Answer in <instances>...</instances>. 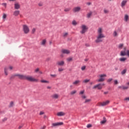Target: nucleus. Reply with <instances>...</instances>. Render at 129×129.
I'll list each match as a JSON object with an SVG mask.
<instances>
[{"instance_id": "obj_19", "label": "nucleus", "mask_w": 129, "mask_h": 129, "mask_svg": "<svg viewBox=\"0 0 129 129\" xmlns=\"http://www.w3.org/2000/svg\"><path fill=\"white\" fill-rule=\"evenodd\" d=\"M46 43H47V40L46 39H43L40 43V45L41 46H46Z\"/></svg>"}, {"instance_id": "obj_25", "label": "nucleus", "mask_w": 129, "mask_h": 129, "mask_svg": "<svg viewBox=\"0 0 129 129\" xmlns=\"http://www.w3.org/2000/svg\"><path fill=\"white\" fill-rule=\"evenodd\" d=\"M120 62H125L126 61V57H121L119 59Z\"/></svg>"}, {"instance_id": "obj_11", "label": "nucleus", "mask_w": 129, "mask_h": 129, "mask_svg": "<svg viewBox=\"0 0 129 129\" xmlns=\"http://www.w3.org/2000/svg\"><path fill=\"white\" fill-rule=\"evenodd\" d=\"M112 35L113 37H114V38H116L118 37V31H117V30H114V31L113 32Z\"/></svg>"}, {"instance_id": "obj_6", "label": "nucleus", "mask_w": 129, "mask_h": 129, "mask_svg": "<svg viewBox=\"0 0 129 129\" xmlns=\"http://www.w3.org/2000/svg\"><path fill=\"white\" fill-rule=\"evenodd\" d=\"M23 31L24 34H29L30 28H29V27L27 25H23Z\"/></svg>"}, {"instance_id": "obj_21", "label": "nucleus", "mask_w": 129, "mask_h": 129, "mask_svg": "<svg viewBox=\"0 0 129 129\" xmlns=\"http://www.w3.org/2000/svg\"><path fill=\"white\" fill-rule=\"evenodd\" d=\"M8 69L7 67L4 68V73L6 76H8L9 73L8 72Z\"/></svg>"}, {"instance_id": "obj_33", "label": "nucleus", "mask_w": 129, "mask_h": 129, "mask_svg": "<svg viewBox=\"0 0 129 129\" xmlns=\"http://www.w3.org/2000/svg\"><path fill=\"white\" fill-rule=\"evenodd\" d=\"M90 81V80L89 79H86V80H84L83 82L84 83H88V82H89Z\"/></svg>"}, {"instance_id": "obj_51", "label": "nucleus", "mask_w": 129, "mask_h": 129, "mask_svg": "<svg viewBox=\"0 0 129 129\" xmlns=\"http://www.w3.org/2000/svg\"><path fill=\"white\" fill-rule=\"evenodd\" d=\"M50 76H51V77H56V75H50Z\"/></svg>"}, {"instance_id": "obj_5", "label": "nucleus", "mask_w": 129, "mask_h": 129, "mask_svg": "<svg viewBox=\"0 0 129 129\" xmlns=\"http://www.w3.org/2000/svg\"><path fill=\"white\" fill-rule=\"evenodd\" d=\"M81 30L80 31L81 34H85L86 32H87V30H88V27L87 26L83 24L81 26Z\"/></svg>"}, {"instance_id": "obj_59", "label": "nucleus", "mask_w": 129, "mask_h": 129, "mask_svg": "<svg viewBox=\"0 0 129 129\" xmlns=\"http://www.w3.org/2000/svg\"><path fill=\"white\" fill-rule=\"evenodd\" d=\"M7 118H5L4 119H3V121H5V120H7Z\"/></svg>"}, {"instance_id": "obj_49", "label": "nucleus", "mask_w": 129, "mask_h": 129, "mask_svg": "<svg viewBox=\"0 0 129 129\" xmlns=\"http://www.w3.org/2000/svg\"><path fill=\"white\" fill-rule=\"evenodd\" d=\"M111 81H112V78L109 79L107 80V82H111Z\"/></svg>"}, {"instance_id": "obj_39", "label": "nucleus", "mask_w": 129, "mask_h": 129, "mask_svg": "<svg viewBox=\"0 0 129 129\" xmlns=\"http://www.w3.org/2000/svg\"><path fill=\"white\" fill-rule=\"evenodd\" d=\"M3 19L5 20V19H7V14L4 13L3 16Z\"/></svg>"}, {"instance_id": "obj_47", "label": "nucleus", "mask_w": 129, "mask_h": 129, "mask_svg": "<svg viewBox=\"0 0 129 129\" xmlns=\"http://www.w3.org/2000/svg\"><path fill=\"white\" fill-rule=\"evenodd\" d=\"M91 126H92V125H91V124H88L87 125V127L88 128H89V127H91Z\"/></svg>"}, {"instance_id": "obj_32", "label": "nucleus", "mask_w": 129, "mask_h": 129, "mask_svg": "<svg viewBox=\"0 0 129 129\" xmlns=\"http://www.w3.org/2000/svg\"><path fill=\"white\" fill-rule=\"evenodd\" d=\"M106 122V119H105V117H103V120L101 121V123L102 124H104V123Z\"/></svg>"}, {"instance_id": "obj_18", "label": "nucleus", "mask_w": 129, "mask_h": 129, "mask_svg": "<svg viewBox=\"0 0 129 129\" xmlns=\"http://www.w3.org/2000/svg\"><path fill=\"white\" fill-rule=\"evenodd\" d=\"M127 3V0H123L122 2L121 3V8H123L125 5H126V3Z\"/></svg>"}, {"instance_id": "obj_4", "label": "nucleus", "mask_w": 129, "mask_h": 129, "mask_svg": "<svg viewBox=\"0 0 129 129\" xmlns=\"http://www.w3.org/2000/svg\"><path fill=\"white\" fill-rule=\"evenodd\" d=\"M120 55L122 56H127V57H129V50H126V47H123V50L121 51Z\"/></svg>"}, {"instance_id": "obj_58", "label": "nucleus", "mask_w": 129, "mask_h": 129, "mask_svg": "<svg viewBox=\"0 0 129 129\" xmlns=\"http://www.w3.org/2000/svg\"><path fill=\"white\" fill-rule=\"evenodd\" d=\"M118 88H120V89H122V86H119Z\"/></svg>"}, {"instance_id": "obj_30", "label": "nucleus", "mask_w": 129, "mask_h": 129, "mask_svg": "<svg viewBox=\"0 0 129 129\" xmlns=\"http://www.w3.org/2000/svg\"><path fill=\"white\" fill-rule=\"evenodd\" d=\"M72 60H73V58L71 57H70L67 58V62H71Z\"/></svg>"}, {"instance_id": "obj_23", "label": "nucleus", "mask_w": 129, "mask_h": 129, "mask_svg": "<svg viewBox=\"0 0 129 129\" xmlns=\"http://www.w3.org/2000/svg\"><path fill=\"white\" fill-rule=\"evenodd\" d=\"M76 93H77V91L76 90H74L70 93V95H75Z\"/></svg>"}, {"instance_id": "obj_56", "label": "nucleus", "mask_w": 129, "mask_h": 129, "mask_svg": "<svg viewBox=\"0 0 129 129\" xmlns=\"http://www.w3.org/2000/svg\"><path fill=\"white\" fill-rule=\"evenodd\" d=\"M47 89H51V87H50V86H47Z\"/></svg>"}, {"instance_id": "obj_15", "label": "nucleus", "mask_w": 129, "mask_h": 129, "mask_svg": "<svg viewBox=\"0 0 129 129\" xmlns=\"http://www.w3.org/2000/svg\"><path fill=\"white\" fill-rule=\"evenodd\" d=\"M65 114H66L65 113V112H64L63 111L58 112L56 113V115L57 116H64V115H65Z\"/></svg>"}, {"instance_id": "obj_8", "label": "nucleus", "mask_w": 129, "mask_h": 129, "mask_svg": "<svg viewBox=\"0 0 129 129\" xmlns=\"http://www.w3.org/2000/svg\"><path fill=\"white\" fill-rule=\"evenodd\" d=\"M104 85V84H97L93 87V89H96L97 88L99 90H101V89H102V86Z\"/></svg>"}, {"instance_id": "obj_55", "label": "nucleus", "mask_w": 129, "mask_h": 129, "mask_svg": "<svg viewBox=\"0 0 129 129\" xmlns=\"http://www.w3.org/2000/svg\"><path fill=\"white\" fill-rule=\"evenodd\" d=\"M104 94H108V92H104Z\"/></svg>"}, {"instance_id": "obj_36", "label": "nucleus", "mask_w": 129, "mask_h": 129, "mask_svg": "<svg viewBox=\"0 0 129 129\" xmlns=\"http://www.w3.org/2000/svg\"><path fill=\"white\" fill-rule=\"evenodd\" d=\"M67 36H68V32H66L63 34V37L64 38H66V37H67Z\"/></svg>"}, {"instance_id": "obj_35", "label": "nucleus", "mask_w": 129, "mask_h": 129, "mask_svg": "<svg viewBox=\"0 0 129 129\" xmlns=\"http://www.w3.org/2000/svg\"><path fill=\"white\" fill-rule=\"evenodd\" d=\"M58 72H62V71H64V69H63L62 68H59L58 69Z\"/></svg>"}, {"instance_id": "obj_16", "label": "nucleus", "mask_w": 129, "mask_h": 129, "mask_svg": "<svg viewBox=\"0 0 129 129\" xmlns=\"http://www.w3.org/2000/svg\"><path fill=\"white\" fill-rule=\"evenodd\" d=\"M73 84L75 86H78V85H79V84H80V80H78L75 81L73 83Z\"/></svg>"}, {"instance_id": "obj_28", "label": "nucleus", "mask_w": 129, "mask_h": 129, "mask_svg": "<svg viewBox=\"0 0 129 129\" xmlns=\"http://www.w3.org/2000/svg\"><path fill=\"white\" fill-rule=\"evenodd\" d=\"M41 83H49V81L41 80H40Z\"/></svg>"}, {"instance_id": "obj_62", "label": "nucleus", "mask_w": 129, "mask_h": 129, "mask_svg": "<svg viewBox=\"0 0 129 129\" xmlns=\"http://www.w3.org/2000/svg\"><path fill=\"white\" fill-rule=\"evenodd\" d=\"M90 84H91V85H92V84H93V82H91V83H90Z\"/></svg>"}, {"instance_id": "obj_43", "label": "nucleus", "mask_w": 129, "mask_h": 129, "mask_svg": "<svg viewBox=\"0 0 129 129\" xmlns=\"http://www.w3.org/2000/svg\"><path fill=\"white\" fill-rule=\"evenodd\" d=\"M85 69H86V67H85V66L82 67L81 70H82V71H84V70H85Z\"/></svg>"}, {"instance_id": "obj_26", "label": "nucleus", "mask_w": 129, "mask_h": 129, "mask_svg": "<svg viewBox=\"0 0 129 129\" xmlns=\"http://www.w3.org/2000/svg\"><path fill=\"white\" fill-rule=\"evenodd\" d=\"M15 106V103L13 101H11L9 104V107H13Z\"/></svg>"}, {"instance_id": "obj_29", "label": "nucleus", "mask_w": 129, "mask_h": 129, "mask_svg": "<svg viewBox=\"0 0 129 129\" xmlns=\"http://www.w3.org/2000/svg\"><path fill=\"white\" fill-rule=\"evenodd\" d=\"M72 24L73 26H76L78 23L77 22H76V21L73 20L72 22Z\"/></svg>"}, {"instance_id": "obj_38", "label": "nucleus", "mask_w": 129, "mask_h": 129, "mask_svg": "<svg viewBox=\"0 0 129 129\" xmlns=\"http://www.w3.org/2000/svg\"><path fill=\"white\" fill-rule=\"evenodd\" d=\"M39 71H40V69H39V68H37V69H36L34 70V72H35V73H37V72H39Z\"/></svg>"}, {"instance_id": "obj_63", "label": "nucleus", "mask_w": 129, "mask_h": 129, "mask_svg": "<svg viewBox=\"0 0 129 129\" xmlns=\"http://www.w3.org/2000/svg\"><path fill=\"white\" fill-rule=\"evenodd\" d=\"M49 44H50V45H51V44H52V41H50V42H49Z\"/></svg>"}, {"instance_id": "obj_24", "label": "nucleus", "mask_w": 129, "mask_h": 129, "mask_svg": "<svg viewBox=\"0 0 129 129\" xmlns=\"http://www.w3.org/2000/svg\"><path fill=\"white\" fill-rule=\"evenodd\" d=\"M92 14H93L92 11H90L89 13H88L87 14V18H88V19H89V18H90L91 16H92Z\"/></svg>"}, {"instance_id": "obj_46", "label": "nucleus", "mask_w": 129, "mask_h": 129, "mask_svg": "<svg viewBox=\"0 0 129 129\" xmlns=\"http://www.w3.org/2000/svg\"><path fill=\"white\" fill-rule=\"evenodd\" d=\"M9 69H10V70H13V69H14V67L10 66H9Z\"/></svg>"}, {"instance_id": "obj_9", "label": "nucleus", "mask_w": 129, "mask_h": 129, "mask_svg": "<svg viewBox=\"0 0 129 129\" xmlns=\"http://www.w3.org/2000/svg\"><path fill=\"white\" fill-rule=\"evenodd\" d=\"M99 77L100 78L98 80V82H102L104 81V77H106V75H105V74L100 75H99Z\"/></svg>"}, {"instance_id": "obj_22", "label": "nucleus", "mask_w": 129, "mask_h": 129, "mask_svg": "<svg viewBox=\"0 0 129 129\" xmlns=\"http://www.w3.org/2000/svg\"><path fill=\"white\" fill-rule=\"evenodd\" d=\"M20 15V11H15L13 13V15L15 17H18Z\"/></svg>"}, {"instance_id": "obj_34", "label": "nucleus", "mask_w": 129, "mask_h": 129, "mask_svg": "<svg viewBox=\"0 0 129 129\" xmlns=\"http://www.w3.org/2000/svg\"><path fill=\"white\" fill-rule=\"evenodd\" d=\"M125 73H126V70L124 69L121 72V74L122 75H124V74H125Z\"/></svg>"}, {"instance_id": "obj_50", "label": "nucleus", "mask_w": 129, "mask_h": 129, "mask_svg": "<svg viewBox=\"0 0 129 129\" xmlns=\"http://www.w3.org/2000/svg\"><path fill=\"white\" fill-rule=\"evenodd\" d=\"M39 114H40V115H42L44 114V112H43V111L40 112Z\"/></svg>"}, {"instance_id": "obj_10", "label": "nucleus", "mask_w": 129, "mask_h": 129, "mask_svg": "<svg viewBox=\"0 0 129 129\" xmlns=\"http://www.w3.org/2000/svg\"><path fill=\"white\" fill-rule=\"evenodd\" d=\"M62 124H63L62 122L52 123L51 127H54V126H59V125H62Z\"/></svg>"}, {"instance_id": "obj_57", "label": "nucleus", "mask_w": 129, "mask_h": 129, "mask_svg": "<svg viewBox=\"0 0 129 129\" xmlns=\"http://www.w3.org/2000/svg\"><path fill=\"white\" fill-rule=\"evenodd\" d=\"M39 74H42L43 72H42V71H40L39 72Z\"/></svg>"}, {"instance_id": "obj_64", "label": "nucleus", "mask_w": 129, "mask_h": 129, "mask_svg": "<svg viewBox=\"0 0 129 129\" xmlns=\"http://www.w3.org/2000/svg\"><path fill=\"white\" fill-rule=\"evenodd\" d=\"M127 85H129V82L127 83Z\"/></svg>"}, {"instance_id": "obj_42", "label": "nucleus", "mask_w": 129, "mask_h": 129, "mask_svg": "<svg viewBox=\"0 0 129 129\" xmlns=\"http://www.w3.org/2000/svg\"><path fill=\"white\" fill-rule=\"evenodd\" d=\"M104 14H108V13H109V11L106 9H104Z\"/></svg>"}, {"instance_id": "obj_13", "label": "nucleus", "mask_w": 129, "mask_h": 129, "mask_svg": "<svg viewBox=\"0 0 129 129\" xmlns=\"http://www.w3.org/2000/svg\"><path fill=\"white\" fill-rule=\"evenodd\" d=\"M59 94H53L52 96H51V98H52V99H58V98H59Z\"/></svg>"}, {"instance_id": "obj_17", "label": "nucleus", "mask_w": 129, "mask_h": 129, "mask_svg": "<svg viewBox=\"0 0 129 129\" xmlns=\"http://www.w3.org/2000/svg\"><path fill=\"white\" fill-rule=\"evenodd\" d=\"M61 53H62V54H70V50L68 49H62Z\"/></svg>"}, {"instance_id": "obj_53", "label": "nucleus", "mask_w": 129, "mask_h": 129, "mask_svg": "<svg viewBox=\"0 0 129 129\" xmlns=\"http://www.w3.org/2000/svg\"><path fill=\"white\" fill-rule=\"evenodd\" d=\"M87 6H90V5H91V3L90 2L87 3Z\"/></svg>"}, {"instance_id": "obj_37", "label": "nucleus", "mask_w": 129, "mask_h": 129, "mask_svg": "<svg viewBox=\"0 0 129 129\" xmlns=\"http://www.w3.org/2000/svg\"><path fill=\"white\" fill-rule=\"evenodd\" d=\"M122 47H123V44H120L118 45L119 49H122Z\"/></svg>"}, {"instance_id": "obj_2", "label": "nucleus", "mask_w": 129, "mask_h": 129, "mask_svg": "<svg viewBox=\"0 0 129 129\" xmlns=\"http://www.w3.org/2000/svg\"><path fill=\"white\" fill-rule=\"evenodd\" d=\"M104 38H105V36L103 34L102 28L99 27L97 30V36L95 40L96 43H101L103 41Z\"/></svg>"}, {"instance_id": "obj_1", "label": "nucleus", "mask_w": 129, "mask_h": 129, "mask_svg": "<svg viewBox=\"0 0 129 129\" xmlns=\"http://www.w3.org/2000/svg\"><path fill=\"white\" fill-rule=\"evenodd\" d=\"M14 76H17L19 78V79H22L23 80H27L28 81H30V82H39V80L34 78L32 76H27L24 75H21L19 74H16Z\"/></svg>"}, {"instance_id": "obj_48", "label": "nucleus", "mask_w": 129, "mask_h": 129, "mask_svg": "<svg viewBox=\"0 0 129 129\" xmlns=\"http://www.w3.org/2000/svg\"><path fill=\"white\" fill-rule=\"evenodd\" d=\"M35 32H36V29L35 28H33L32 30V34H34L35 33Z\"/></svg>"}, {"instance_id": "obj_3", "label": "nucleus", "mask_w": 129, "mask_h": 129, "mask_svg": "<svg viewBox=\"0 0 129 129\" xmlns=\"http://www.w3.org/2000/svg\"><path fill=\"white\" fill-rule=\"evenodd\" d=\"M84 92H85V91L84 90L80 91L79 95H81L82 100H84V103H85V104H88L91 102V99L87 98V96L84 94Z\"/></svg>"}, {"instance_id": "obj_7", "label": "nucleus", "mask_w": 129, "mask_h": 129, "mask_svg": "<svg viewBox=\"0 0 129 129\" xmlns=\"http://www.w3.org/2000/svg\"><path fill=\"white\" fill-rule=\"evenodd\" d=\"M109 102H110L109 100H107L103 102L98 103V106H106V105H108V104H109Z\"/></svg>"}, {"instance_id": "obj_12", "label": "nucleus", "mask_w": 129, "mask_h": 129, "mask_svg": "<svg viewBox=\"0 0 129 129\" xmlns=\"http://www.w3.org/2000/svg\"><path fill=\"white\" fill-rule=\"evenodd\" d=\"M64 64H65V62L63 60L57 61L56 62V65H57V66H64Z\"/></svg>"}, {"instance_id": "obj_20", "label": "nucleus", "mask_w": 129, "mask_h": 129, "mask_svg": "<svg viewBox=\"0 0 129 129\" xmlns=\"http://www.w3.org/2000/svg\"><path fill=\"white\" fill-rule=\"evenodd\" d=\"M14 8H15V10H19V9H20V4H19L18 3L15 4Z\"/></svg>"}, {"instance_id": "obj_44", "label": "nucleus", "mask_w": 129, "mask_h": 129, "mask_svg": "<svg viewBox=\"0 0 129 129\" xmlns=\"http://www.w3.org/2000/svg\"><path fill=\"white\" fill-rule=\"evenodd\" d=\"M38 6L39 7H43V3L40 2L39 3H38Z\"/></svg>"}, {"instance_id": "obj_45", "label": "nucleus", "mask_w": 129, "mask_h": 129, "mask_svg": "<svg viewBox=\"0 0 129 129\" xmlns=\"http://www.w3.org/2000/svg\"><path fill=\"white\" fill-rule=\"evenodd\" d=\"M124 100L125 101H129V97L125 98L124 99Z\"/></svg>"}, {"instance_id": "obj_61", "label": "nucleus", "mask_w": 129, "mask_h": 129, "mask_svg": "<svg viewBox=\"0 0 129 129\" xmlns=\"http://www.w3.org/2000/svg\"><path fill=\"white\" fill-rule=\"evenodd\" d=\"M10 2H14V1H16V0H9Z\"/></svg>"}, {"instance_id": "obj_54", "label": "nucleus", "mask_w": 129, "mask_h": 129, "mask_svg": "<svg viewBox=\"0 0 129 129\" xmlns=\"http://www.w3.org/2000/svg\"><path fill=\"white\" fill-rule=\"evenodd\" d=\"M3 6H4V7H7V4L6 3H3L2 4Z\"/></svg>"}, {"instance_id": "obj_52", "label": "nucleus", "mask_w": 129, "mask_h": 129, "mask_svg": "<svg viewBox=\"0 0 129 129\" xmlns=\"http://www.w3.org/2000/svg\"><path fill=\"white\" fill-rule=\"evenodd\" d=\"M46 128V126L44 125L43 127H41L40 129H45Z\"/></svg>"}, {"instance_id": "obj_27", "label": "nucleus", "mask_w": 129, "mask_h": 129, "mask_svg": "<svg viewBox=\"0 0 129 129\" xmlns=\"http://www.w3.org/2000/svg\"><path fill=\"white\" fill-rule=\"evenodd\" d=\"M124 20L125 22H127V21H128V15H125L124 17Z\"/></svg>"}, {"instance_id": "obj_14", "label": "nucleus", "mask_w": 129, "mask_h": 129, "mask_svg": "<svg viewBox=\"0 0 129 129\" xmlns=\"http://www.w3.org/2000/svg\"><path fill=\"white\" fill-rule=\"evenodd\" d=\"M80 10H81V8L79 7H75L73 11L74 12V13H77L78 12H79L80 11Z\"/></svg>"}, {"instance_id": "obj_60", "label": "nucleus", "mask_w": 129, "mask_h": 129, "mask_svg": "<svg viewBox=\"0 0 129 129\" xmlns=\"http://www.w3.org/2000/svg\"><path fill=\"white\" fill-rule=\"evenodd\" d=\"M70 87L71 88H72V87H73V86L70 85Z\"/></svg>"}, {"instance_id": "obj_41", "label": "nucleus", "mask_w": 129, "mask_h": 129, "mask_svg": "<svg viewBox=\"0 0 129 129\" xmlns=\"http://www.w3.org/2000/svg\"><path fill=\"white\" fill-rule=\"evenodd\" d=\"M114 84L115 85H116L118 84V81H117V80H115L114 81Z\"/></svg>"}, {"instance_id": "obj_31", "label": "nucleus", "mask_w": 129, "mask_h": 129, "mask_svg": "<svg viewBox=\"0 0 129 129\" xmlns=\"http://www.w3.org/2000/svg\"><path fill=\"white\" fill-rule=\"evenodd\" d=\"M70 11H71V8H66L64 10V12H66L67 13H68V12H70Z\"/></svg>"}, {"instance_id": "obj_40", "label": "nucleus", "mask_w": 129, "mask_h": 129, "mask_svg": "<svg viewBox=\"0 0 129 129\" xmlns=\"http://www.w3.org/2000/svg\"><path fill=\"white\" fill-rule=\"evenodd\" d=\"M122 89H123V90H125V89H127L128 88V87L127 86H122Z\"/></svg>"}]
</instances>
